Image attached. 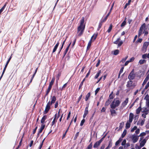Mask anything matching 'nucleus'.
Instances as JSON below:
<instances>
[{"mask_svg":"<svg viewBox=\"0 0 149 149\" xmlns=\"http://www.w3.org/2000/svg\"><path fill=\"white\" fill-rule=\"evenodd\" d=\"M55 79V78L54 77H53L51 81L49 82V85L48 87V89L46 92V94L45 95V97L47 95H48L49 92H50V90L52 87V86L54 82Z\"/></svg>","mask_w":149,"mask_h":149,"instance_id":"3","label":"nucleus"},{"mask_svg":"<svg viewBox=\"0 0 149 149\" xmlns=\"http://www.w3.org/2000/svg\"><path fill=\"white\" fill-rule=\"evenodd\" d=\"M147 111H149L147 107H145L143 108V111H142V112H145Z\"/></svg>","mask_w":149,"mask_h":149,"instance_id":"58","label":"nucleus"},{"mask_svg":"<svg viewBox=\"0 0 149 149\" xmlns=\"http://www.w3.org/2000/svg\"><path fill=\"white\" fill-rule=\"evenodd\" d=\"M85 122V120L84 119H83V120H81V121L80 125L81 126H82L84 125V123Z\"/></svg>","mask_w":149,"mask_h":149,"instance_id":"54","label":"nucleus"},{"mask_svg":"<svg viewBox=\"0 0 149 149\" xmlns=\"http://www.w3.org/2000/svg\"><path fill=\"white\" fill-rule=\"evenodd\" d=\"M149 44V42H144L143 44V48L146 49Z\"/></svg>","mask_w":149,"mask_h":149,"instance_id":"16","label":"nucleus"},{"mask_svg":"<svg viewBox=\"0 0 149 149\" xmlns=\"http://www.w3.org/2000/svg\"><path fill=\"white\" fill-rule=\"evenodd\" d=\"M113 43L115 44H118V47H120L123 44V42L121 40L120 38H118L117 40L113 42Z\"/></svg>","mask_w":149,"mask_h":149,"instance_id":"7","label":"nucleus"},{"mask_svg":"<svg viewBox=\"0 0 149 149\" xmlns=\"http://www.w3.org/2000/svg\"><path fill=\"white\" fill-rule=\"evenodd\" d=\"M126 24V21H124L121 24V27H123Z\"/></svg>","mask_w":149,"mask_h":149,"instance_id":"56","label":"nucleus"},{"mask_svg":"<svg viewBox=\"0 0 149 149\" xmlns=\"http://www.w3.org/2000/svg\"><path fill=\"white\" fill-rule=\"evenodd\" d=\"M131 123H130L129 122V121H127L126 123V124L125 127L127 129H128L129 128L130 126Z\"/></svg>","mask_w":149,"mask_h":149,"instance_id":"26","label":"nucleus"},{"mask_svg":"<svg viewBox=\"0 0 149 149\" xmlns=\"http://www.w3.org/2000/svg\"><path fill=\"white\" fill-rule=\"evenodd\" d=\"M35 76V74H33L32 76L31 77L30 81L29 83L28 84V86H29L30 84L32 82V81L33 80V78H34V76Z\"/></svg>","mask_w":149,"mask_h":149,"instance_id":"49","label":"nucleus"},{"mask_svg":"<svg viewBox=\"0 0 149 149\" xmlns=\"http://www.w3.org/2000/svg\"><path fill=\"white\" fill-rule=\"evenodd\" d=\"M145 122V120H142L140 123H139V121H138L137 124H140L141 126H142L144 124Z\"/></svg>","mask_w":149,"mask_h":149,"instance_id":"41","label":"nucleus"},{"mask_svg":"<svg viewBox=\"0 0 149 149\" xmlns=\"http://www.w3.org/2000/svg\"><path fill=\"white\" fill-rule=\"evenodd\" d=\"M112 143L111 141H110L109 142V144L107 146V147L110 148L112 146Z\"/></svg>","mask_w":149,"mask_h":149,"instance_id":"47","label":"nucleus"},{"mask_svg":"<svg viewBox=\"0 0 149 149\" xmlns=\"http://www.w3.org/2000/svg\"><path fill=\"white\" fill-rule=\"evenodd\" d=\"M131 1V0H129L128 3H127L124 6V9H125L127 7V6L129 5H130Z\"/></svg>","mask_w":149,"mask_h":149,"instance_id":"35","label":"nucleus"},{"mask_svg":"<svg viewBox=\"0 0 149 149\" xmlns=\"http://www.w3.org/2000/svg\"><path fill=\"white\" fill-rule=\"evenodd\" d=\"M91 96V93L89 92L87 93V94L86 95L85 98V100L86 101H87L89 98Z\"/></svg>","mask_w":149,"mask_h":149,"instance_id":"23","label":"nucleus"},{"mask_svg":"<svg viewBox=\"0 0 149 149\" xmlns=\"http://www.w3.org/2000/svg\"><path fill=\"white\" fill-rule=\"evenodd\" d=\"M142 41V38H138V40L136 41V42L141 43V42Z\"/></svg>","mask_w":149,"mask_h":149,"instance_id":"50","label":"nucleus"},{"mask_svg":"<svg viewBox=\"0 0 149 149\" xmlns=\"http://www.w3.org/2000/svg\"><path fill=\"white\" fill-rule=\"evenodd\" d=\"M137 128V127L136 126H135L133 127V128L131 130V131L132 132H133L134 131V130H136Z\"/></svg>","mask_w":149,"mask_h":149,"instance_id":"64","label":"nucleus"},{"mask_svg":"<svg viewBox=\"0 0 149 149\" xmlns=\"http://www.w3.org/2000/svg\"><path fill=\"white\" fill-rule=\"evenodd\" d=\"M111 100H109V99H108L105 103V106L107 107L111 103Z\"/></svg>","mask_w":149,"mask_h":149,"instance_id":"17","label":"nucleus"},{"mask_svg":"<svg viewBox=\"0 0 149 149\" xmlns=\"http://www.w3.org/2000/svg\"><path fill=\"white\" fill-rule=\"evenodd\" d=\"M58 101H57L56 102L55 104V105H54V108H56L58 106Z\"/></svg>","mask_w":149,"mask_h":149,"instance_id":"55","label":"nucleus"},{"mask_svg":"<svg viewBox=\"0 0 149 149\" xmlns=\"http://www.w3.org/2000/svg\"><path fill=\"white\" fill-rule=\"evenodd\" d=\"M84 82H83L82 81L81 82V83H80V84H79V90L80 89H81V88L82 86H83V84Z\"/></svg>","mask_w":149,"mask_h":149,"instance_id":"51","label":"nucleus"},{"mask_svg":"<svg viewBox=\"0 0 149 149\" xmlns=\"http://www.w3.org/2000/svg\"><path fill=\"white\" fill-rule=\"evenodd\" d=\"M59 41H58L56 43V44L55 46L54 47V48L53 50L52 53H54L56 51V50L59 45Z\"/></svg>","mask_w":149,"mask_h":149,"instance_id":"13","label":"nucleus"},{"mask_svg":"<svg viewBox=\"0 0 149 149\" xmlns=\"http://www.w3.org/2000/svg\"><path fill=\"white\" fill-rule=\"evenodd\" d=\"M56 100V98L55 96H52L51 98V101L50 102L49 101L48 103L52 105V104L54 103Z\"/></svg>","mask_w":149,"mask_h":149,"instance_id":"10","label":"nucleus"},{"mask_svg":"<svg viewBox=\"0 0 149 149\" xmlns=\"http://www.w3.org/2000/svg\"><path fill=\"white\" fill-rule=\"evenodd\" d=\"M84 18L83 17L80 20V25L77 28V33H78V36H80L84 33L85 26V24H84Z\"/></svg>","mask_w":149,"mask_h":149,"instance_id":"2","label":"nucleus"},{"mask_svg":"<svg viewBox=\"0 0 149 149\" xmlns=\"http://www.w3.org/2000/svg\"><path fill=\"white\" fill-rule=\"evenodd\" d=\"M71 42L70 44H69V45H68V46H67V47L65 49V51H66V52H68V49H69V48L71 45Z\"/></svg>","mask_w":149,"mask_h":149,"instance_id":"53","label":"nucleus"},{"mask_svg":"<svg viewBox=\"0 0 149 149\" xmlns=\"http://www.w3.org/2000/svg\"><path fill=\"white\" fill-rule=\"evenodd\" d=\"M133 82L132 80H129L127 82L126 85L127 88H130V89H133L135 87L136 85L135 83H133Z\"/></svg>","mask_w":149,"mask_h":149,"instance_id":"5","label":"nucleus"},{"mask_svg":"<svg viewBox=\"0 0 149 149\" xmlns=\"http://www.w3.org/2000/svg\"><path fill=\"white\" fill-rule=\"evenodd\" d=\"M97 35L98 33H94L91 37V39L89 40L88 43V46L86 49L87 50H88L90 48L91 46L92 42V39H93V41H94L96 38Z\"/></svg>","mask_w":149,"mask_h":149,"instance_id":"4","label":"nucleus"},{"mask_svg":"<svg viewBox=\"0 0 149 149\" xmlns=\"http://www.w3.org/2000/svg\"><path fill=\"white\" fill-rule=\"evenodd\" d=\"M149 87V82H148L146 85L145 86L144 88V90L147 89Z\"/></svg>","mask_w":149,"mask_h":149,"instance_id":"62","label":"nucleus"},{"mask_svg":"<svg viewBox=\"0 0 149 149\" xmlns=\"http://www.w3.org/2000/svg\"><path fill=\"white\" fill-rule=\"evenodd\" d=\"M60 111H61V109H60L59 110V111L58 112V114L56 113L55 114V115L56 114V120H57L58 119V118L59 117H60Z\"/></svg>","mask_w":149,"mask_h":149,"instance_id":"34","label":"nucleus"},{"mask_svg":"<svg viewBox=\"0 0 149 149\" xmlns=\"http://www.w3.org/2000/svg\"><path fill=\"white\" fill-rule=\"evenodd\" d=\"M83 95L82 94H81L79 97L78 99V100L77 102V104L79 103V101H80Z\"/></svg>","mask_w":149,"mask_h":149,"instance_id":"46","label":"nucleus"},{"mask_svg":"<svg viewBox=\"0 0 149 149\" xmlns=\"http://www.w3.org/2000/svg\"><path fill=\"white\" fill-rule=\"evenodd\" d=\"M127 134V130L126 129L124 130L122 134L121 135V137L122 138H124L126 135Z\"/></svg>","mask_w":149,"mask_h":149,"instance_id":"28","label":"nucleus"},{"mask_svg":"<svg viewBox=\"0 0 149 149\" xmlns=\"http://www.w3.org/2000/svg\"><path fill=\"white\" fill-rule=\"evenodd\" d=\"M113 25L112 24H110L109 27V29L107 30V32L108 33H109L111 31Z\"/></svg>","mask_w":149,"mask_h":149,"instance_id":"31","label":"nucleus"},{"mask_svg":"<svg viewBox=\"0 0 149 149\" xmlns=\"http://www.w3.org/2000/svg\"><path fill=\"white\" fill-rule=\"evenodd\" d=\"M45 139V138L44 139H43V140H42V141L41 143L40 144V145L38 148V149H41V148H42Z\"/></svg>","mask_w":149,"mask_h":149,"instance_id":"37","label":"nucleus"},{"mask_svg":"<svg viewBox=\"0 0 149 149\" xmlns=\"http://www.w3.org/2000/svg\"><path fill=\"white\" fill-rule=\"evenodd\" d=\"M113 92L112 91L111 94L109 95L108 99H109V100H111V99H112L114 98V95H113Z\"/></svg>","mask_w":149,"mask_h":149,"instance_id":"19","label":"nucleus"},{"mask_svg":"<svg viewBox=\"0 0 149 149\" xmlns=\"http://www.w3.org/2000/svg\"><path fill=\"white\" fill-rule=\"evenodd\" d=\"M108 17L106 15V16L103 19H102L101 20V22H105L106 20H107Z\"/></svg>","mask_w":149,"mask_h":149,"instance_id":"36","label":"nucleus"},{"mask_svg":"<svg viewBox=\"0 0 149 149\" xmlns=\"http://www.w3.org/2000/svg\"><path fill=\"white\" fill-rule=\"evenodd\" d=\"M89 107V105H87L86 107L85 108V109L84 111V114L87 115L88 112V108Z\"/></svg>","mask_w":149,"mask_h":149,"instance_id":"21","label":"nucleus"},{"mask_svg":"<svg viewBox=\"0 0 149 149\" xmlns=\"http://www.w3.org/2000/svg\"><path fill=\"white\" fill-rule=\"evenodd\" d=\"M126 141L125 139H124L122 141L121 145L122 146H125L126 143Z\"/></svg>","mask_w":149,"mask_h":149,"instance_id":"60","label":"nucleus"},{"mask_svg":"<svg viewBox=\"0 0 149 149\" xmlns=\"http://www.w3.org/2000/svg\"><path fill=\"white\" fill-rule=\"evenodd\" d=\"M128 102V98H126L124 101L121 104V107H124L127 105Z\"/></svg>","mask_w":149,"mask_h":149,"instance_id":"12","label":"nucleus"},{"mask_svg":"<svg viewBox=\"0 0 149 149\" xmlns=\"http://www.w3.org/2000/svg\"><path fill=\"white\" fill-rule=\"evenodd\" d=\"M107 107H103L102 108V109L101 110V112H105L107 109Z\"/></svg>","mask_w":149,"mask_h":149,"instance_id":"44","label":"nucleus"},{"mask_svg":"<svg viewBox=\"0 0 149 149\" xmlns=\"http://www.w3.org/2000/svg\"><path fill=\"white\" fill-rule=\"evenodd\" d=\"M45 127V125L44 124H42L41 125V127H40V128L41 129H42V130H43L44 129Z\"/></svg>","mask_w":149,"mask_h":149,"instance_id":"63","label":"nucleus"},{"mask_svg":"<svg viewBox=\"0 0 149 149\" xmlns=\"http://www.w3.org/2000/svg\"><path fill=\"white\" fill-rule=\"evenodd\" d=\"M134 117V114L133 113H130L129 115V122L130 123H132L133 119Z\"/></svg>","mask_w":149,"mask_h":149,"instance_id":"14","label":"nucleus"},{"mask_svg":"<svg viewBox=\"0 0 149 149\" xmlns=\"http://www.w3.org/2000/svg\"><path fill=\"white\" fill-rule=\"evenodd\" d=\"M147 57V54H143L142 56V58L143 59H146Z\"/></svg>","mask_w":149,"mask_h":149,"instance_id":"61","label":"nucleus"},{"mask_svg":"<svg viewBox=\"0 0 149 149\" xmlns=\"http://www.w3.org/2000/svg\"><path fill=\"white\" fill-rule=\"evenodd\" d=\"M100 143H100L99 141L96 142L93 146V147L94 148H97L100 145Z\"/></svg>","mask_w":149,"mask_h":149,"instance_id":"22","label":"nucleus"},{"mask_svg":"<svg viewBox=\"0 0 149 149\" xmlns=\"http://www.w3.org/2000/svg\"><path fill=\"white\" fill-rule=\"evenodd\" d=\"M8 3L7 2H6L5 4L4 5V6L2 7V8H1V9H2L3 10L5 7H6L7 4Z\"/></svg>","mask_w":149,"mask_h":149,"instance_id":"57","label":"nucleus"},{"mask_svg":"<svg viewBox=\"0 0 149 149\" xmlns=\"http://www.w3.org/2000/svg\"><path fill=\"white\" fill-rule=\"evenodd\" d=\"M141 110V104H140V107L136 109V113L137 114H139Z\"/></svg>","mask_w":149,"mask_h":149,"instance_id":"20","label":"nucleus"},{"mask_svg":"<svg viewBox=\"0 0 149 149\" xmlns=\"http://www.w3.org/2000/svg\"><path fill=\"white\" fill-rule=\"evenodd\" d=\"M92 146H93L92 143L91 142L90 144L87 147L86 149H92Z\"/></svg>","mask_w":149,"mask_h":149,"instance_id":"39","label":"nucleus"},{"mask_svg":"<svg viewBox=\"0 0 149 149\" xmlns=\"http://www.w3.org/2000/svg\"><path fill=\"white\" fill-rule=\"evenodd\" d=\"M143 32V29L141 28H140L138 32V37H139L142 34Z\"/></svg>","mask_w":149,"mask_h":149,"instance_id":"30","label":"nucleus"},{"mask_svg":"<svg viewBox=\"0 0 149 149\" xmlns=\"http://www.w3.org/2000/svg\"><path fill=\"white\" fill-rule=\"evenodd\" d=\"M119 51L118 49H116L114 51L113 54L114 55H117L119 53Z\"/></svg>","mask_w":149,"mask_h":149,"instance_id":"42","label":"nucleus"},{"mask_svg":"<svg viewBox=\"0 0 149 149\" xmlns=\"http://www.w3.org/2000/svg\"><path fill=\"white\" fill-rule=\"evenodd\" d=\"M128 57V56H127L125 58H123L120 61V62H122L123 63L124 62L127 58Z\"/></svg>","mask_w":149,"mask_h":149,"instance_id":"45","label":"nucleus"},{"mask_svg":"<svg viewBox=\"0 0 149 149\" xmlns=\"http://www.w3.org/2000/svg\"><path fill=\"white\" fill-rule=\"evenodd\" d=\"M47 116L46 115H44L42 117L41 120V123L42 124H44L45 120L47 119Z\"/></svg>","mask_w":149,"mask_h":149,"instance_id":"15","label":"nucleus"},{"mask_svg":"<svg viewBox=\"0 0 149 149\" xmlns=\"http://www.w3.org/2000/svg\"><path fill=\"white\" fill-rule=\"evenodd\" d=\"M148 79H148L146 77L145 79H144V80L142 84V85L143 86L144 85H145L146 84V83H147V81L148 80Z\"/></svg>","mask_w":149,"mask_h":149,"instance_id":"38","label":"nucleus"},{"mask_svg":"<svg viewBox=\"0 0 149 149\" xmlns=\"http://www.w3.org/2000/svg\"><path fill=\"white\" fill-rule=\"evenodd\" d=\"M124 123L123 122H122L120 123V126L119 127V130H118V131L120 130H121L122 128L123 125H124Z\"/></svg>","mask_w":149,"mask_h":149,"instance_id":"25","label":"nucleus"},{"mask_svg":"<svg viewBox=\"0 0 149 149\" xmlns=\"http://www.w3.org/2000/svg\"><path fill=\"white\" fill-rule=\"evenodd\" d=\"M139 136H137L134 135H132L131 138L134 143H136L137 141L139 139Z\"/></svg>","mask_w":149,"mask_h":149,"instance_id":"9","label":"nucleus"},{"mask_svg":"<svg viewBox=\"0 0 149 149\" xmlns=\"http://www.w3.org/2000/svg\"><path fill=\"white\" fill-rule=\"evenodd\" d=\"M102 23H103V22H101V21H100V22L98 26V27L97 28L98 30H100V29L101 28V26L102 24Z\"/></svg>","mask_w":149,"mask_h":149,"instance_id":"40","label":"nucleus"},{"mask_svg":"<svg viewBox=\"0 0 149 149\" xmlns=\"http://www.w3.org/2000/svg\"><path fill=\"white\" fill-rule=\"evenodd\" d=\"M100 90V88H97L95 91V95H96Z\"/></svg>","mask_w":149,"mask_h":149,"instance_id":"59","label":"nucleus"},{"mask_svg":"<svg viewBox=\"0 0 149 149\" xmlns=\"http://www.w3.org/2000/svg\"><path fill=\"white\" fill-rule=\"evenodd\" d=\"M57 120L56 118V114L55 115L53 120L51 124V125L52 126L54 125H55V124L57 122Z\"/></svg>","mask_w":149,"mask_h":149,"instance_id":"11","label":"nucleus"},{"mask_svg":"<svg viewBox=\"0 0 149 149\" xmlns=\"http://www.w3.org/2000/svg\"><path fill=\"white\" fill-rule=\"evenodd\" d=\"M146 140L145 139H143V140L140 143V146L142 147L146 143Z\"/></svg>","mask_w":149,"mask_h":149,"instance_id":"18","label":"nucleus"},{"mask_svg":"<svg viewBox=\"0 0 149 149\" xmlns=\"http://www.w3.org/2000/svg\"><path fill=\"white\" fill-rule=\"evenodd\" d=\"M116 99H118V100H115L116 99H114L110 104L111 108L110 109L111 115L112 116H115L117 115V112L116 111H117L118 109L116 108L118 107L120 105L121 102L119 100L118 98H116Z\"/></svg>","mask_w":149,"mask_h":149,"instance_id":"1","label":"nucleus"},{"mask_svg":"<svg viewBox=\"0 0 149 149\" xmlns=\"http://www.w3.org/2000/svg\"><path fill=\"white\" fill-rule=\"evenodd\" d=\"M7 67V65H5V67H4V68L3 70V71L2 72V74H1V77H0V81L1 80V78H2V77L3 76V74L6 71V68Z\"/></svg>","mask_w":149,"mask_h":149,"instance_id":"24","label":"nucleus"},{"mask_svg":"<svg viewBox=\"0 0 149 149\" xmlns=\"http://www.w3.org/2000/svg\"><path fill=\"white\" fill-rule=\"evenodd\" d=\"M106 136V135H104L98 141L101 143L103 141L104 139L105 138Z\"/></svg>","mask_w":149,"mask_h":149,"instance_id":"52","label":"nucleus"},{"mask_svg":"<svg viewBox=\"0 0 149 149\" xmlns=\"http://www.w3.org/2000/svg\"><path fill=\"white\" fill-rule=\"evenodd\" d=\"M146 24L145 23H144L143 24H142V25H141L140 28H141L143 30V29H144L146 28Z\"/></svg>","mask_w":149,"mask_h":149,"instance_id":"48","label":"nucleus"},{"mask_svg":"<svg viewBox=\"0 0 149 149\" xmlns=\"http://www.w3.org/2000/svg\"><path fill=\"white\" fill-rule=\"evenodd\" d=\"M79 132H77L76 134H75V135L74 136V140H75L77 139V137L79 136Z\"/></svg>","mask_w":149,"mask_h":149,"instance_id":"43","label":"nucleus"},{"mask_svg":"<svg viewBox=\"0 0 149 149\" xmlns=\"http://www.w3.org/2000/svg\"><path fill=\"white\" fill-rule=\"evenodd\" d=\"M136 75L135 73L134 69L132 70L131 72L130 73L128 76V79L129 80H132L135 79Z\"/></svg>","mask_w":149,"mask_h":149,"instance_id":"6","label":"nucleus"},{"mask_svg":"<svg viewBox=\"0 0 149 149\" xmlns=\"http://www.w3.org/2000/svg\"><path fill=\"white\" fill-rule=\"evenodd\" d=\"M146 61L144 59L140 60H139V63L140 65H142V64H143L144 63H146Z\"/></svg>","mask_w":149,"mask_h":149,"instance_id":"32","label":"nucleus"},{"mask_svg":"<svg viewBox=\"0 0 149 149\" xmlns=\"http://www.w3.org/2000/svg\"><path fill=\"white\" fill-rule=\"evenodd\" d=\"M51 105L49 103H47V104L46 106L45 109V111L43 112V114H46L47 113L49 109H50V106Z\"/></svg>","mask_w":149,"mask_h":149,"instance_id":"8","label":"nucleus"},{"mask_svg":"<svg viewBox=\"0 0 149 149\" xmlns=\"http://www.w3.org/2000/svg\"><path fill=\"white\" fill-rule=\"evenodd\" d=\"M101 73V70H100L98 72L95 76L94 78L95 79H97L100 75V74Z\"/></svg>","mask_w":149,"mask_h":149,"instance_id":"29","label":"nucleus"},{"mask_svg":"<svg viewBox=\"0 0 149 149\" xmlns=\"http://www.w3.org/2000/svg\"><path fill=\"white\" fill-rule=\"evenodd\" d=\"M67 83L64 84L61 88H60V90L61 91L64 90L67 86Z\"/></svg>","mask_w":149,"mask_h":149,"instance_id":"33","label":"nucleus"},{"mask_svg":"<svg viewBox=\"0 0 149 149\" xmlns=\"http://www.w3.org/2000/svg\"><path fill=\"white\" fill-rule=\"evenodd\" d=\"M23 137V136L21 139L19 143V144L17 147V148H16V149H18L19 148V147L21 146L22 145V141Z\"/></svg>","mask_w":149,"mask_h":149,"instance_id":"27","label":"nucleus"}]
</instances>
